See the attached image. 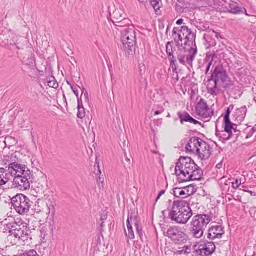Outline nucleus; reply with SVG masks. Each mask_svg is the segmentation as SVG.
I'll use <instances>...</instances> for the list:
<instances>
[{
    "instance_id": "45",
    "label": "nucleus",
    "mask_w": 256,
    "mask_h": 256,
    "mask_svg": "<svg viewBox=\"0 0 256 256\" xmlns=\"http://www.w3.org/2000/svg\"><path fill=\"white\" fill-rule=\"evenodd\" d=\"M256 132V128H252L248 134L247 136H246V138H249L252 136Z\"/></svg>"
},
{
    "instance_id": "63",
    "label": "nucleus",
    "mask_w": 256,
    "mask_h": 256,
    "mask_svg": "<svg viewBox=\"0 0 256 256\" xmlns=\"http://www.w3.org/2000/svg\"><path fill=\"white\" fill-rule=\"evenodd\" d=\"M184 248H186V249H188V246H184Z\"/></svg>"
},
{
    "instance_id": "49",
    "label": "nucleus",
    "mask_w": 256,
    "mask_h": 256,
    "mask_svg": "<svg viewBox=\"0 0 256 256\" xmlns=\"http://www.w3.org/2000/svg\"><path fill=\"white\" fill-rule=\"evenodd\" d=\"M190 123L194 124H198L201 125V122H200L192 118L191 120V122H190Z\"/></svg>"
},
{
    "instance_id": "51",
    "label": "nucleus",
    "mask_w": 256,
    "mask_h": 256,
    "mask_svg": "<svg viewBox=\"0 0 256 256\" xmlns=\"http://www.w3.org/2000/svg\"><path fill=\"white\" fill-rule=\"evenodd\" d=\"M168 58L170 60V62L173 61V60L174 61L176 60L175 56L174 55V54H172V56H168Z\"/></svg>"
},
{
    "instance_id": "34",
    "label": "nucleus",
    "mask_w": 256,
    "mask_h": 256,
    "mask_svg": "<svg viewBox=\"0 0 256 256\" xmlns=\"http://www.w3.org/2000/svg\"><path fill=\"white\" fill-rule=\"evenodd\" d=\"M172 42H168L166 45V52L168 56H172L173 54Z\"/></svg>"
},
{
    "instance_id": "27",
    "label": "nucleus",
    "mask_w": 256,
    "mask_h": 256,
    "mask_svg": "<svg viewBox=\"0 0 256 256\" xmlns=\"http://www.w3.org/2000/svg\"><path fill=\"white\" fill-rule=\"evenodd\" d=\"M178 116L182 124L184 122H191L192 117L186 112H178Z\"/></svg>"
},
{
    "instance_id": "3",
    "label": "nucleus",
    "mask_w": 256,
    "mask_h": 256,
    "mask_svg": "<svg viewBox=\"0 0 256 256\" xmlns=\"http://www.w3.org/2000/svg\"><path fill=\"white\" fill-rule=\"evenodd\" d=\"M186 149L190 153L196 154L202 160H208L211 155L212 148L201 138L192 137L186 145Z\"/></svg>"
},
{
    "instance_id": "48",
    "label": "nucleus",
    "mask_w": 256,
    "mask_h": 256,
    "mask_svg": "<svg viewBox=\"0 0 256 256\" xmlns=\"http://www.w3.org/2000/svg\"><path fill=\"white\" fill-rule=\"evenodd\" d=\"M18 40V37L17 36L14 37L13 39L12 40V42L14 43V44H15L16 45L18 44L16 43ZM17 48L18 49L20 48L18 47V46H17Z\"/></svg>"
},
{
    "instance_id": "22",
    "label": "nucleus",
    "mask_w": 256,
    "mask_h": 256,
    "mask_svg": "<svg viewBox=\"0 0 256 256\" xmlns=\"http://www.w3.org/2000/svg\"><path fill=\"white\" fill-rule=\"evenodd\" d=\"M114 25L118 27V30L122 33V30L126 29V28H130V26H134L132 24V22L128 18H124L120 22H116Z\"/></svg>"
},
{
    "instance_id": "5",
    "label": "nucleus",
    "mask_w": 256,
    "mask_h": 256,
    "mask_svg": "<svg viewBox=\"0 0 256 256\" xmlns=\"http://www.w3.org/2000/svg\"><path fill=\"white\" fill-rule=\"evenodd\" d=\"M228 76L222 67L217 66L212 72L211 78L208 80V94L216 96L219 92L218 88L227 82Z\"/></svg>"
},
{
    "instance_id": "13",
    "label": "nucleus",
    "mask_w": 256,
    "mask_h": 256,
    "mask_svg": "<svg viewBox=\"0 0 256 256\" xmlns=\"http://www.w3.org/2000/svg\"><path fill=\"white\" fill-rule=\"evenodd\" d=\"M216 250V246L214 242H207L200 244L197 250L200 256H209L212 255Z\"/></svg>"
},
{
    "instance_id": "14",
    "label": "nucleus",
    "mask_w": 256,
    "mask_h": 256,
    "mask_svg": "<svg viewBox=\"0 0 256 256\" xmlns=\"http://www.w3.org/2000/svg\"><path fill=\"white\" fill-rule=\"evenodd\" d=\"M224 234V228L222 226L217 225L212 226L208 230V238L210 240L221 238Z\"/></svg>"
},
{
    "instance_id": "18",
    "label": "nucleus",
    "mask_w": 256,
    "mask_h": 256,
    "mask_svg": "<svg viewBox=\"0 0 256 256\" xmlns=\"http://www.w3.org/2000/svg\"><path fill=\"white\" fill-rule=\"evenodd\" d=\"M24 169H26V166L25 165H22L16 162L10 163L8 167L9 172H10L12 174H14L16 176H20V173Z\"/></svg>"
},
{
    "instance_id": "42",
    "label": "nucleus",
    "mask_w": 256,
    "mask_h": 256,
    "mask_svg": "<svg viewBox=\"0 0 256 256\" xmlns=\"http://www.w3.org/2000/svg\"><path fill=\"white\" fill-rule=\"evenodd\" d=\"M170 66L172 67L173 72H176V74H177V69H178V66H176V61H170Z\"/></svg>"
},
{
    "instance_id": "25",
    "label": "nucleus",
    "mask_w": 256,
    "mask_h": 256,
    "mask_svg": "<svg viewBox=\"0 0 256 256\" xmlns=\"http://www.w3.org/2000/svg\"><path fill=\"white\" fill-rule=\"evenodd\" d=\"M224 130L227 134H230L232 136H234V134H232V129H234V126H236V124H232L230 120H224Z\"/></svg>"
},
{
    "instance_id": "36",
    "label": "nucleus",
    "mask_w": 256,
    "mask_h": 256,
    "mask_svg": "<svg viewBox=\"0 0 256 256\" xmlns=\"http://www.w3.org/2000/svg\"><path fill=\"white\" fill-rule=\"evenodd\" d=\"M220 134V138L224 141L228 140L233 137L230 135V134H227L224 130L222 131Z\"/></svg>"
},
{
    "instance_id": "15",
    "label": "nucleus",
    "mask_w": 256,
    "mask_h": 256,
    "mask_svg": "<svg viewBox=\"0 0 256 256\" xmlns=\"http://www.w3.org/2000/svg\"><path fill=\"white\" fill-rule=\"evenodd\" d=\"M31 180L22 178V176H16L14 182L15 186L21 190H25L30 188Z\"/></svg>"
},
{
    "instance_id": "62",
    "label": "nucleus",
    "mask_w": 256,
    "mask_h": 256,
    "mask_svg": "<svg viewBox=\"0 0 256 256\" xmlns=\"http://www.w3.org/2000/svg\"><path fill=\"white\" fill-rule=\"evenodd\" d=\"M169 28H169V26H168L167 27L166 31V34H168V30H169Z\"/></svg>"
},
{
    "instance_id": "6",
    "label": "nucleus",
    "mask_w": 256,
    "mask_h": 256,
    "mask_svg": "<svg viewBox=\"0 0 256 256\" xmlns=\"http://www.w3.org/2000/svg\"><path fill=\"white\" fill-rule=\"evenodd\" d=\"M211 221V217L206 214L194 216L190 222V234L194 238H200Z\"/></svg>"
},
{
    "instance_id": "26",
    "label": "nucleus",
    "mask_w": 256,
    "mask_h": 256,
    "mask_svg": "<svg viewBox=\"0 0 256 256\" xmlns=\"http://www.w3.org/2000/svg\"><path fill=\"white\" fill-rule=\"evenodd\" d=\"M173 194L176 197L184 198H186L184 188H175L173 190Z\"/></svg>"
},
{
    "instance_id": "59",
    "label": "nucleus",
    "mask_w": 256,
    "mask_h": 256,
    "mask_svg": "<svg viewBox=\"0 0 256 256\" xmlns=\"http://www.w3.org/2000/svg\"><path fill=\"white\" fill-rule=\"evenodd\" d=\"M4 235V232H0V242L2 241V238Z\"/></svg>"
},
{
    "instance_id": "28",
    "label": "nucleus",
    "mask_w": 256,
    "mask_h": 256,
    "mask_svg": "<svg viewBox=\"0 0 256 256\" xmlns=\"http://www.w3.org/2000/svg\"><path fill=\"white\" fill-rule=\"evenodd\" d=\"M184 190H185L186 194V198H188L196 192L197 188L196 186L190 184L188 186L184 187Z\"/></svg>"
},
{
    "instance_id": "57",
    "label": "nucleus",
    "mask_w": 256,
    "mask_h": 256,
    "mask_svg": "<svg viewBox=\"0 0 256 256\" xmlns=\"http://www.w3.org/2000/svg\"><path fill=\"white\" fill-rule=\"evenodd\" d=\"M124 157L126 158V160L128 162H130V159L127 156V155H126V154L125 152L124 154Z\"/></svg>"
},
{
    "instance_id": "37",
    "label": "nucleus",
    "mask_w": 256,
    "mask_h": 256,
    "mask_svg": "<svg viewBox=\"0 0 256 256\" xmlns=\"http://www.w3.org/2000/svg\"><path fill=\"white\" fill-rule=\"evenodd\" d=\"M48 86L50 87L53 88H56L58 87V84L54 78H52L48 81Z\"/></svg>"
},
{
    "instance_id": "33",
    "label": "nucleus",
    "mask_w": 256,
    "mask_h": 256,
    "mask_svg": "<svg viewBox=\"0 0 256 256\" xmlns=\"http://www.w3.org/2000/svg\"><path fill=\"white\" fill-rule=\"evenodd\" d=\"M217 58V54L214 52L213 54H207L204 60L206 62H210L212 63L214 60Z\"/></svg>"
},
{
    "instance_id": "23",
    "label": "nucleus",
    "mask_w": 256,
    "mask_h": 256,
    "mask_svg": "<svg viewBox=\"0 0 256 256\" xmlns=\"http://www.w3.org/2000/svg\"><path fill=\"white\" fill-rule=\"evenodd\" d=\"M134 220V218L128 215V220H126V225L128 228V234L126 232V234L127 237L130 240H134L135 238L134 232L130 222Z\"/></svg>"
},
{
    "instance_id": "30",
    "label": "nucleus",
    "mask_w": 256,
    "mask_h": 256,
    "mask_svg": "<svg viewBox=\"0 0 256 256\" xmlns=\"http://www.w3.org/2000/svg\"><path fill=\"white\" fill-rule=\"evenodd\" d=\"M20 176H22V178L31 180L32 174L31 171L26 167V169H24V170L20 173Z\"/></svg>"
},
{
    "instance_id": "31",
    "label": "nucleus",
    "mask_w": 256,
    "mask_h": 256,
    "mask_svg": "<svg viewBox=\"0 0 256 256\" xmlns=\"http://www.w3.org/2000/svg\"><path fill=\"white\" fill-rule=\"evenodd\" d=\"M134 226L136 228L137 234L140 236V239L142 240V238L143 236L142 229V227L140 226L138 222L134 217Z\"/></svg>"
},
{
    "instance_id": "54",
    "label": "nucleus",
    "mask_w": 256,
    "mask_h": 256,
    "mask_svg": "<svg viewBox=\"0 0 256 256\" xmlns=\"http://www.w3.org/2000/svg\"><path fill=\"white\" fill-rule=\"evenodd\" d=\"M222 132V131H220L218 130V128L217 127L216 128V136H218L220 138V133Z\"/></svg>"
},
{
    "instance_id": "53",
    "label": "nucleus",
    "mask_w": 256,
    "mask_h": 256,
    "mask_svg": "<svg viewBox=\"0 0 256 256\" xmlns=\"http://www.w3.org/2000/svg\"><path fill=\"white\" fill-rule=\"evenodd\" d=\"M164 110H163V108H162V110H160L156 111L154 112V116L160 114L164 112Z\"/></svg>"
},
{
    "instance_id": "41",
    "label": "nucleus",
    "mask_w": 256,
    "mask_h": 256,
    "mask_svg": "<svg viewBox=\"0 0 256 256\" xmlns=\"http://www.w3.org/2000/svg\"><path fill=\"white\" fill-rule=\"evenodd\" d=\"M68 83L70 86L71 89L76 96L78 100H80L78 98V91L77 87L70 84L69 82Z\"/></svg>"
},
{
    "instance_id": "35",
    "label": "nucleus",
    "mask_w": 256,
    "mask_h": 256,
    "mask_svg": "<svg viewBox=\"0 0 256 256\" xmlns=\"http://www.w3.org/2000/svg\"><path fill=\"white\" fill-rule=\"evenodd\" d=\"M197 28L200 30L206 31V32H208L210 30H211L210 29L209 25L204 23L200 24L199 26H197Z\"/></svg>"
},
{
    "instance_id": "56",
    "label": "nucleus",
    "mask_w": 256,
    "mask_h": 256,
    "mask_svg": "<svg viewBox=\"0 0 256 256\" xmlns=\"http://www.w3.org/2000/svg\"><path fill=\"white\" fill-rule=\"evenodd\" d=\"M222 162H220L216 164V168L218 169H220L222 168Z\"/></svg>"
},
{
    "instance_id": "58",
    "label": "nucleus",
    "mask_w": 256,
    "mask_h": 256,
    "mask_svg": "<svg viewBox=\"0 0 256 256\" xmlns=\"http://www.w3.org/2000/svg\"><path fill=\"white\" fill-rule=\"evenodd\" d=\"M106 219V215L102 216V217H101V220L104 222Z\"/></svg>"
},
{
    "instance_id": "39",
    "label": "nucleus",
    "mask_w": 256,
    "mask_h": 256,
    "mask_svg": "<svg viewBox=\"0 0 256 256\" xmlns=\"http://www.w3.org/2000/svg\"><path fill=\"white\" fill-rule=\"evenodd\" d=\"M6 172L5 168H0V186L5 184L6 183V181H5L4 178H2V176H4V174Z\"/></svg>"
},
{
    "instance_id": "44",
    "label": "nucleus",
    "mask_w": 256,
    "mask_h": 256,
    "mask_svg": "<svg viewBox=\"0 0 256 256\" xmlns=\"http://www.w3.org/2000/svg\"><path fill=\"white\" fill-rule=\"evenodd\" d=\"M96 164H98L97 166V168H98V170H95L94 172L96 176H99V175H100L101 174H102V172L100 170V166H99V162L98 161L97 159H96Z\"/></svg>"
},
{
    "instance_id": "11",
    "label": "nucleus",
    "mask_w": 256,
    "mask_h": 256,
    "mask_svg": "<svg viewBox=\"0 0 256 256\" xmlns=\"http://www.w3.org/2000/svg\"><path fill=\"white\" fill-rule=\"evenodd\" d=\"M197 53L196 48H192L189 52L180 50L177 52V57L179 62L184 66H192L195 56Z\"/></svg>"
},
{
    "instance_id": "10",
    "label": "nucleus",
    "mask_w": 256,
    "mask_h": 256,
    "mask_svg": "<svg viewBox=\"0 0 256 256\" xmlns=\"http://www.w3.org/2000/svg\"><path fill=\"white\" fill-rule=\"evenodd\" d=\"M165 236L170 239L174 244H182L187 240V236L181 228L178 226H170L164 232Z\"/></svg>"
},
{
    "instance_id": "64",
    "label": "nucleus",
    "mask_w": 256,
    "mask_h": 256,
    "mask_svg": "<svg viewBox=\"0 0 256 256\" xmlns=\"http://www.w3.org/2000/svg\"><path fill=\"white\" fill-rule=\"evenodd\" d=\"M250 194L252 195V192H250Z\"/></svg>"
},
{
    "instance_id": "17",
    "label": "nucleus",
    "mask_w": 256,
    "mask_h": 256,
    "mask_svg": "<svg viewBox=\"0 0 256 256\" xmlns=\"http://www.w3.org/2000/svg\"><path fill=\"white\" fill-rule=\"evenodd\" d=\"M217 33L214 30H210L208 32H206L204 34V38L207 44H205L206 45H208V48L211 46H214L216 45V42L214 38L217 37Z\"/></svg>"
},
{
    "instance_id": "40",
    "label": "nucleus",
    "mask_w": 256,
    "mask_h": 256,
    "mask_svg": "<svg viewBox=\"0 0 256 256\" xmlns=\"http://www.w3.org/2000/svg\"><path fill=\"white\" fill-rule=\"evenodd\" d=\"M81 97H82L84 101L86 102H88L89 100L88 94L86 90L84 88L82 89V95Z\"/></svg>"
},
{
    "instance_id": "61",
    "label": "nucleus",
    "mask_w": 256,
    "mask_h": 256,
    "mask_svg": "<svg viewBox=\"0 0 256 256\" xmlns=\"http://www.w3.org/2000/svg\"><path fill=\"white\" fill-rule=\"evenodd\" d=\"M104 226V222H102L100 224V227L102 228Z\"/></svg>"
},
{
    "instance_id": "9",
    "label": "nucleus",
    "mask_w": 256,
    "mask_h": 256,
    "mask_svg": "<svg viewBox=\"0 0 256 256\" xmlns=\"http://www.w3.org/2000/svg\"><path fill=\"white\" fill-rule=\"evenodd\" d=\"M11 202L16 212L20 215L27 214L32 204V202L23 194H18L13 197Z\"/></svg>"
},
{
    "instance_id": "7",
    "label": "nucleus",
    "mask_w": 256,
    "mask_h": 256,
    "mask_svg": "<svg viewBox=\"0 0 256 256\" xmlns=\"http://www.w3.org/2000/svg\"><path fill=\"white\" fill-rule=\"evenodd\" d=\"M138 32L134 26L122 30L120 40L124 50L128 54H132L135 51Z\"/></svg>"
},
{
    "instance_id": "47",
    "label": "nucleus",
    "mask_w": 256,
    "mask_h": 256,
    "mask_svg": "<svg viewBox=\"0 0 256 256\" xmlns=\"http://www.w3.org/2000/svg\"><path fill=\"white\" fill-rule=\"evenodd\" d=\"M237 125L236 124V126H234V129H232V133L234 132L236 134V138H237L238 136L240 133V131L237 130Z\"/></svg>"
},
{
    "instance_id": "55",
    "label": "nucleus",
    "mask_w": 256,
    "mask_h": 256,
    "mask_svg": "<svg viewBox=\"0 0 256 256\" xmlns=\"http://www.w3.org/2000/svg\"><path fill=\"white\" fill-rule=\"evenodd\" d=\"M183 22H184V20H182V18H180L177 20V22H176V24L178 25H181L182 24Z\"/></svg>"
},
{
    "instance_id": "21",
    "label": "nucleus",
    "mask_w": 256,
    "mask_h": 256,
    "mask_svg": "<svg viewBox=\"0 0 256 256\" xmlns=\"http://www.w3.org/2000/svg\"><path fill=\"white\" fill-rule=\"evenodd\" d=\"M246 112V106H242L240 108H237L234 115L236 120L238 123L242 122L245 118Z\"/></svg>"
},
{
    "instance_id": "19",
    "label": "nucleus",
    "mask_w": 256,
    "mask_h": 256,
    "mask_svg": "<svg viewBox=\"0 0 256 256\" xmlns=\"http://www.w3.org/2000/svg\"><path fill=\"white\" fill-rule=\"evenodd\" d=\"M52 228L50 226H43L40 228V238L42 242L44 243L46 242V240L50 238L52 231Z\"/></svg>"
},
{
    "instance_id": "20",
    "label": "nucleus",
    "mask_w": 256,
    "mask_h": 256,
    "mask_svg": "<svg viewBox=\"0 0 256 256\" xmlns=\"http://www.w3.org/2000/svg\"><path fill=\"white\" fill-rule=\"evenodd\" d=\"M228 7L229 8H228V10L230 13L234 14H244V11L246 12L245 8H242L238 6V4L234 1L230 2L228 4Z\"/></svg>"
},
{
    "instance_id": "60",
    "label": "nucleus",
    "mask_w": 256,
    "mask_h": 256,
    "mask_svg": "<svg viewBox=\"0 0 256 256\" xmlns=\"http://www.w3.org/2000/svg\"><path fill=\"white\" fill-rule=\"evenodd\" d=\"M139 2L143 3L146 2V0H138Z\"/></svg>"
},
{
    "instance_id": "52",
    "label": "nucleus",
    "mask_w": 256,
    "mask_h": 256,
    "mask_svg": "<svg viewBox=\"0 0 256 256\" xmlns=\"http://www.w3.org/2000/svg\"><path fill=\"white\" fill-rule=\"evenodd\" d=\"M165 193V190H162L160 191V192L159 193L158 197H157V198H156V201L160 198V197L163 195Z\"/></svg>"
},
{
    "instance_id": "1",
    "label": "nucleus",
    "mask_w": 256,
    "mask_h": 256,
    "mask_svg": "<svg viewBox=\"0 0 256 256\" xmlns=\"http://www.w3.org/2000/svg\"><path fill=\"white\" fill-rule=\"evenodd\" d=\"M175 173L180 182L200 180L203 172L190 157L180 156L175 168Z\"/></svg>"
},
{
    "instance_id": "46",
    "label": "nucleus",
    "mask_w": 256,
    "mask_h": 256,
    "mask_svg": "<svg viewBox=\"0 0 256 256\" xmlns=\"http://www.w3.org/2000/svg\"><path fill=\"white\" fill-rule=\"evenodd\" d=\"M96 180L98 182L99 186H103V182L104 181V178H103L99 176L96 178Z\"/></svg>"
},
{
    "instance_id": "43",
    "label": "nucleus",
    "mask_w": 256,
    "mask_h": 256,
    "mask_svg": "<svg viewBox=\"0 0 256 256\" xmlns=\"http://www.w3.org/2000/svg\"><path fill=\"white\" fill-rule=\"evenodd\" d=\"M241 184V181H239L238 179L236 180L235 182H233L232 184V188L234 189H237Z\"/></svg>"
},
{
    "instance_id": "16",
    "label": "nucleus",
    "mask_w": 256,
    "mask_h": 256,
    "mask_svg": "<svg viewBox=\"0 0 256 256\" xmlns=\"http://www.w3.org/2000/svg\"><path fill=\"white\" fill-rule=\"evenodd\" d=\"M44 202L47 206L46 213L48 214L49 216L53 218L56 212L55 206L56 205L54 196H48L45 198Z\"/></svg>"
},
{
    "instance_id": "50",
    "label": "nucleus",
    "mask_w": 256,
    "mask_h": 256,
    "mask_svg": "<svg viewBox=\"0 0 256 256\" xmlns=\"http://www.w3.org/2000/svg\"><path fill=\"white\" fill-rule=\"evenodd\" d=\"M207 62L208 63V64L207 68H206V74H208V71L210 70L211 66L212 64V63L210 62Z\"/></svg>"
},
{
    "instance_id": "12",
    "label": "nucleus",
    "mask_w": 256,
    "mask_h": 256,
    "mask_svg": "<svg viewBox=\"0 0 256 256\" xmlns=\"http://www.w3.org/2000/svg\"><path fill=\"white\" fill-rule=\"evenodd\" d=\"M196 113L204 119L210 118L214 114V112H210L206 101L202 98L198 102L196 108Z\"/></svg>"
},
{
    "instance_id": "2",
    "label": "nucleus",
    "mask_w": 256,
    "mask_h": 256,
    "mask_svg": "<svg viewBox=\"0 0 256 256\" xmlns=\"http://www.w3.org/2000/svg\"><path fill=\"white\" fill-rule=\"evenodd\" d=\"M192 216V212L189 204L185 200L174 202L169 216L172 220L177 224H186Z\"/></svg>"
},
{
    "instance_id": "38",
    "label": "nucleus",
    "mask_w": 256,
    "mask_h": 256,
    "mask_svg": "<svg viewBox=\"0 0 256 256\" xmlns=\"http://www.w3.org/2000/svg\"><path fill=\"white\" fill-rule=\"evenodd\" d=\"M234 108V105H230L228 108H227V110L226 112V114L224 116V120H230V115L231 113V112L233 110Z\"/></svg>"
},
{
    "instance_id": "24",
    "label": "nucleus",
    "mask_w": 256,
    "mask_h": 256,
    "mask_svg": "<svg viewBox=\"0 0 256 256\" xmlns=\"http://www.w3.org/2000/svg\"><path fill=\"white\" fill-rule=\"evenodd\" d=\"M110 16L111 20L114 24L124 18L122 12L118 10L114 11Z\"/></svg>"
},
{
    "instance_id": "32",
    "label": "nucleus",
    "mask_w": 256,
    "mask_h": 256,
    "mask_svg": "<svg viewBox=\"0 0 256 256\" xmlns=\"http://www.w3.org/2000/svg\"><path fill=\"white\" fill-rule=\"evenodd\" d=\"M78 112L77 114V116L79 118H82L85 116V111L84 107L82 106H81L80 104V100H78Z\"/></svg>"
},
{
    "instance_id": "8",
    "label": "nucleus",
    "mask_w": 256,
    "mask_h": 256,
    "mask_svg": "<svg viewBox=\"0 0 256 256\" xmlns=\"http://www.w3.org/2000/svg\"><path fill=\"white\" fill-rule=\"evenodd\" d=\"M8 228L10 229L9 237L14 238L18 242H24L30 232L28 224L20 220L16 221L12 224H10Z\"/></svg>"
},
{
    "instance_id": "29",
    "label": "nucleus",
    "mask_w": 256,
    "mask_h": 256,
    "mask_svg": "<svg viewBox=\"0 0 256 256\" xmlns=\"http://www.w3.org/2000/svg\"><path fill=\"white\" fill-rule=\"evenodd\" d=\"M150 4L155 10L156 13L158 14L159 10L162 6L161 0H152L150 1Z\"/></svg>"
},
{
    "instance_id": "4",
    "label": "nucleus",
    "mask_w": 256,
    "mask_h": 256,
    "mask_svg": "<svg viewBox=\"0 0 256 256\" xmlns=\"http://www.w3.org/2000/svg\"><path fill=\"white\" fill-rule=\"evenodd\" d=\"M172 34L176 46L179 48L184 45H190V43L192 44L196 40V30L194 32L186 26H182L180 29L174 28Z\"/></svg>"
}]
</instances>
